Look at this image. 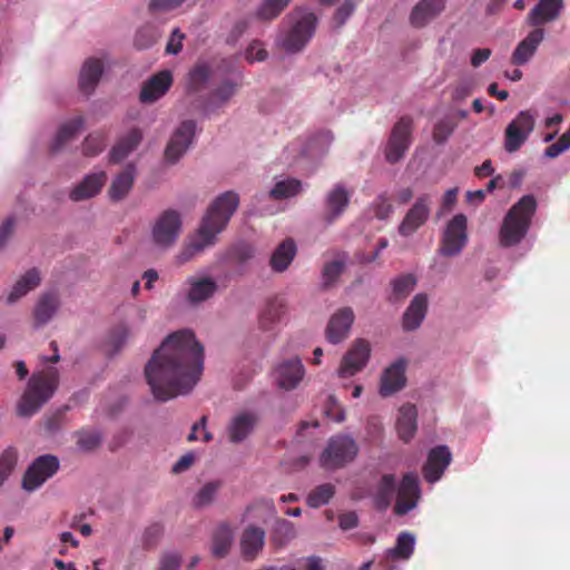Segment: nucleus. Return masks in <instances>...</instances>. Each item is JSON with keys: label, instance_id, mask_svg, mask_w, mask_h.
Here are the masks:
<instances>
[{"label": "nucleus", "instance_id": "obj_15", "mask_svg": "<svg viewBox=\"0 0 570 570\" xmlns=\"http://www.w3.org/2000/svg\"><path fill=\"white\" fill-rule=\"evenodd\" d=\"M196 122L194 120H185L175 130L169 139L165 158L168 163L175 164L186 153L195 136Z\"/></svg>", "mask_w": 570, "mask_h": 570}, {"label": "nucleus", "instance_id": "obj_2", "mask_svg": "<svg viewBox=\"0 0 570 570\" xmlns=\"http://www.w3.org/2000/svg\"><path fill=\"white\" fill-rule=\"evenodd\" d=\"M239 205V197L234 191H226L218 196L209 206L196 235L177 254L176 261L183 265L212 246L216 236L227 226L230 217Z\"/></svg>", "mask_w": 570, "mask_h": 570}, {"label": "nucleus", "instance_id": "obj_45", "mask_svg": "<svg viewBox=\"0 0 570 570\" xmlns=\"http://www.w3.org/2000/svg\"><path fill=\"white\" fill-rule=\"evenodd\" d=\"M415 539L409 532H402L399 534L396 539V544L393 549L389 551V554L393 559H409L414 550Z\"/></svg>", "mask_w": 570, "mask_h": 570}, {"label": "nucleus", "instance_id": "obj_49", "mask_svg": "<svg viewBox=\"0 0 570 570\" xmlns=\"http://www.w3.org/2000/svg\"><path fill=\"white\" fill-rule=\"evenodd\" d=\"M106 135L101 131L88 135L82 144V153L85 156L95 157L106 147Z\"/></svg>", "mask_w": 570, "mask_h": 570}, {"label": "nucleus", "instance_id": "obj_12", "mask_svg": "<svg viewBox=\"0 0 570 570\" xmlns=\"http://www.w3.org/2000/svg\"><path fill=\"white\" fill-rule=\"evenodd\" d=\"M352 191L337 183L324 196L321 220L325 226L334 224L346 210Z\"/></svg>", "mask_w": 570, "mask_h": 570}, {"label": "nucleus", "instance_id": "obj_39", "mask_svg": "<svg viewBox=\"0 0 570 570\" xmlns=\"http://www.w3.org/2000/svg\"><path fill=\"white\" fill-rule=\"evenodd\" d=\"M142 139V134L140 129L134 128L131 129L125 137H122L116 146L112 147L110 151L111 161L118 163L126 158L137 146L140 144Z\"/></svg>", "mask_w": 570, "mask_h": 570}, {"label": "nucleus", "instance_id": "obj_50", "mask_svg": "<svg viewBox=\"0 0 570 570\" xmlns=\"http://www.w3.org/2000/svg\"><path fill=\"white\" fill-rule=\"evenodd\" d=\"M220 487L222 482L219 481H212L206 483L194 497V505L197 508L209 505L214 501Z\"/></svg>", "mask_w": 570, "mask_h": 570}, {"label": "nucleus", "instance_id": "obj_56", "mask_svg": "<svg viewBox=\"0 0 570 570\" xmlns=\"http://www.w3.org/2000/svg\"><path fill=\"white\" fill-rule=\"evenodd\" d=\"M157 40L156 30L151 27H144L138 30L135 37V46L138 49H147Z\"/></svg>", "mask_w": 570, "mask_h": 570}, {"label": "nucleus", "instance_id": "obj_29", "mask_svg": "<svg viewBox=\"0 0 570 570\" xmlns=\"http://www.w3.org/2000/svg\"><path fill=\"white\" fill-rule=\"evenodd\" d=\"M104 72V65L97 58L87 59L80 70L79 88L85 95H91Z\"/></svg>", "mask_w": 570, "mask_h": 570}, {"label": "nucleus", "instance_id": "obj_58", "mask_svg": "<svg viewBox=\"0 0 570 570\" xmlns=\"http://www.w3.org/2000/svg\"><path fill=\"white\" fill-rule=\"evenodd\" d=\"M254 253L255 250L252 245L242 243L232 248L230 255L237 263L243 264L249 261L254 256Z\"/></svg>", "mask_w": 570, "mask_h": 570}, {"label": "nucleus", "instance_id": "obj_1", "mask_svg": "<svg viewBox=\"0 0 570 570\" xmlns=\"http://www.w3.org/2000/svg\"><path fill=\"white\" fill-rule=\"evenodd\" d=\"M204 348L189 330L168 335L154 352L145 375L156 400L189 393L203 373Z\"/></svg>", "mask_w": 570, "mask_h": 570}, {"label": "nucleus", "instance_id": "obj_3", "mask_svg": "<svg viewBox=\"0 0 570 570\" xmlns=\"http://www.w3.org/2000/svg\"><path fill=\"white\" fill-rule=\"evenodd\" d=\"M59 385V372L56 367H47L35 372L16 406L19 417H31L55 394Z\"/></svg>", "mask_w": 570, "mask_h": 570}, {"label": "nucleus", "instance_id": "obj_54", "mask_svg": "<svg viewBox=\"0 0 570 570\" xmlns=\"http://www.w3.org/2000/svg\"><path fill=\"white\" fill-rule=\"evenodd\" d=\"M128 337L129 330L126 325L120 324L114 327L108 337V344L112 347V352H119L127 342Z\"/></svg>", "mask_w": 570, "mask_h": 570}, {"label": "nucleus", "instance_id": "obj_22", "mask_svg": "<svg viewBox=\"0 0 570 570\" xmlns=\"http://www.w3.org/2000/svg\"><path fill=\"white\" fill-rule=\"evenodd\" d=\"M405 366L406 362L401 358L384 370L380 385V394L382 396H390L404 387L406 382Z\"/></svg>", "mask_w": 570, "mask_h": 570}, {"label": "nucleus", "instance_id": "obj_14", "mask_svg": "<svg viewBox=\"0 0 570 570\" xmlns=\"http://www.w3.org/2000/svg\"><path fill=\"white\" fill-rule=\"evenodd\" d=\"M430 205L431 196L429 194L419 196L400 224L399 233L407 237L422 227L429 219Z\"/></svg>", "mask_w": 570, "mask_h": 570}, {"label": "nucleus", "instance_id": "obj_55", "mask_svg": "<svg viewBox=\"0 0 570 570\" xmlns=\"http://www.w3.org/2000/svg\"><path fill=\"white\" fill-rule=\"evenodd\" d=\"M67 409L58 410L43 419V428L48 434H55L63 426Z\"/></svg>", "mask_w": 570, "mask_h": 570}, {"label": "nucleus", "instance_id": "obj_18", "mask_svg": "<svg viewBox=\"0 0 570 570\" xmlns=\"http://www.w3.org/2000/svg\"><path fill=\"white\" fill-rule=\"evenodd\" d=\"M107 183V174L104 170L88 174L69 193L72 202H82L97 196Z\"/></svg>", "mask_w": 570, "mask_h": 570}, {"label": "nucleus", "instance_id": "obj_8", "mask_svg": "<svg viewBox=\"0 0 570 570\" xmlns=\"http://www.w3.org/2000/svg\"><path fill=\"white\" fill-rule=\"evenodd\" d=\"M60 463L56 455L43 454L35 459L22 478V488L28 492L39 489L59 470Z\"/></svg>", "mask_w": 570, "mask_h": 570}, {"label": "nucleus", "instance_id": "obj_33", "mask_svg": "<svg viewBox=\"0 0 570 570\" xmlns=\"http://www.w3.org/2000/svg\"><path fill=\"white\" fill-rule=\"evenodd\" d=\"M189 289L187 299L190 304H198L210 298L217 291V284L209 277H190L187 279Z\"/></svg>", "mask_w": 570, "mask_h": 570}, {"label": "nucleus", "instance_id": "obj_32", "mask_svg": "<svg viewBox=\"0 0 570 570\" xmlns=\"http://www.w3.org/2000/svg\"><path fill=\"white\" fill-rule=\"evenodd\" d=\"M59 308V298L55 293H45L37 301L33 308L35 326L47 324Z\"/></svg>", "mask_w": 570, "mask_h": 570}, {"label": "nucleus", "instance_id": "obj_44", "mask_svg": "<svg viewBox=\"0 0 570 570\" xmlns=\"http://www.w3.org/2000/svg\"><path fill=\"white\" fill-rule=\"evenodd\" d=\"M289 2L291 0H264L256 11V17L264 21L274 20L284 11Z\"/></svg>", "mask_w": 570, "mask_h": 570}, {"label": "nucleus", "instance_id": "obj_35", "mask_svg": "<svg viewBox=\"0 0 570 570\" xmlns=\"http://www.w3.org/2000/svg\"><path fill=\"white\" fill-rule=\"evenodd\" d=\"M135 181V167L132 165H128L120 174H118L109 189L108 196L112 202L122 200L131 190Z\"/></svg>", "mask_w": 570, "mask_h": 570}, {"label": "nucleus", "instance_id": "obj_5", "mask_svg": "<svg viewBox=\"0 0 570 570\" xmlns=\"http://www.w3.org/2000/svg\"><path fill=\"white\" fill-rule=\"evenodd\" d=\"M318 19L313 12L294 10L286 17L287 29L278 40V45L287 53L302 51L313 38Z\"/></svg>", "mask_w": 570, "mask_h": 570}, {"label": "nucleus", "instance_id": "obj_26", "mask_svg": "<svg viewBox=\"0 0 570 570\" xmlns=\"http://www.w3.org/2000/svg\"><path fill=\"white\" fill-rule=\"evenodd\" d=\"M428 312V295L424 293L416 294L407 308L405 309L402 318V326L404 331H414L419 328L426 316Z\"/></svg>", "mask_w": 570, "mask_h": 570}, {"label": "nucleus", "instance_id": "obj_7", "mask_svg": "<svg viewBox=\"0 0 570 570\" xmlns=\"http://www.w3.org/2000/svg\"><path fill=\"white\" fill-rule=\"evenodd\" d=\"M358 453V446L348 435H335L330 439L321 455V464L328 470L343 468L352 462Z\"/></svg>", "mask_w": 570, "mask_h": 570}, {"label": "nucleus", "instance_id": "obj_42", "mask_svg": "<svg viewBox=\"0 0 570 570\" xmlns=\"http://www.w3.org/2000/svg\"><path fill=\"white\" fill-rule=\"evenodd\" d=\"M302 190V181L296 178L279 180L269 191V197L279 200L298 195Z\"/></svg>", "mask_w": 570, "mask_h": 570}, {"label": "nucleus", "instance_id": "obj_13", "mask_svg": "<svg viewBox=\"0 0 570 570\" xmlns=\"http://www.w3.org/2000/svg\"><path fill=\"white\" fill-rule=\"evenodd\" d=\"M370 355V343L364 338L355 340L342 358L337 370L338 376L347 379L361 372L367 364Z\"/></svg>", "mask_w": 570, "mask_h": 570}, {"label": "nucleus", "instance_id": "obj_48", "mask_svg": "<svg viewBox=\"0 0 570 570\" xmlns=\"http://www.w3.org/2000/svg\"><path fill=\"white\" fill-rule=\"evenodd\" d=\"M335 489L331 483L316 487L307 497V504L311 508H320L326 504L334 495Z\"/></svg>", "mask_w": 570, "mask_h": 570}, {"label": "nucleus", "instance_id": "obj_36", "mask_svg": "<svg viewBox=\"0 0 570 570\" xmlns=\"http://www.w3.org/2000/svg\"><path fill=\"white\" fill-rule=\"evenodd\" d=\"M234 533L229 524L219 523L212 537V554L215 558H224L228 554L233 544Z\"/></svg>", "mask_w": 570, "mask_h": 570}, {"label": "nucleus", "instance_id": "obj_64", "mask_svg": "<svg viewBox=\"0 0 570 570\" xmlns=\"http://www.w3.org/2000/svg\"><path fill=\"white\" fill-rule=\"evenodd\" d=\"M338 524L342 530H351L358 525V517L354 511L342 513L338 517Z\"/></svg>", "mask_w": 570, "mask_h": 570}, {"label": "nucleus", "instance_id": "obj_62", "mask_svg": "<svg viewBox=\"0 0 570 570\" xmlns=\"http://www.w3.org/2000/svg\"><path fill=\"white\" fill-rule=\"evenodd\" d=\"M355 10L353 0H345L336 10L334 19L338 26H342L352 16Z\"/></svg>", "mask_w": 570, "mask_h": 570}, {"label": "nucleus", "instance_id": "obj_63", "mask_svg": "<svg viewBox=\"0 0 570 570\" xmlns=\"http://www.w3.org/2000/svg\"><path fill=\"white\" fill-rule=\"evenodd\" d=\"M181 558L178 553L168 552L163 554L160 559L159 570H179Z\"/></svg>", "mask_w": 570, "mask_h": 570}, {"label": "nucleus", "instance_id": "obj_16", "mask_svg": "<svg viewBox=\"0 0 570 570\" xmlns=\"http://www.w3.org/2000/svg\"><path fill=\"white\" fill-rule=\"evenodd\" d=\"M419 498L420 487L417 475L414 473H406L397 488L394 513L396 515L406 514L416 507Z\"/></svg>", "mask_w": 570, "mask_h": 570}, {"label": "nucleus", "instance_id": "obj_59", "mask_svg": "<svg viewBox=\"0 0 570 570\" xmlns=\"http://www.w3.org/2000/svg\"><path fill=\"white\" fill-rule=\"evenodd\" d=\"M393 212V207L385 194L380 195L375 199L374 213L379 219H386Z\"/></svg>", "mask_w": 570, "mask_h": 570}, {"label": "nucleus", "instance_id": "obj_30", "mask_svg": "<svg viewBox=\"0 0 570 570\" xmlns=\"http://www.w3.org/2000/svg\"><path fill=\"white\" fill-rule=\"evenodd\" d=\"M562 6V0H540L529 12L528 22L537 27L553 21L559 17Z\"/></svg>", "mask_w": 570, "mask_h": 570}, {"label": "nucleus", "instance_id": "obj_10", "mask_svg": "<svg viewBox=\"0 0 570 570\" xmlns=\"http://www.w3.org/2000/svg\"><path fill=\"white\" fill-rule=\"evenodd\" d=\"M468 219L456 214L446 225L441 239L440 254L446 257L459 255L468 242Z\"/></svg>", "mask_w": 570, "mask_h": 570}, {"label": "nucleus", "instance_id": "obj_25", "mask_svg": "<svg viewBox=\"0 0 570 570\" xmlns=\"http://www.w3.org/2000/svg\"><path fill=\"white\" fill-rule=\"evenodd\" d=\"M258 422V416L254 412H240L235 415L228 428V438L233 443H239L244 441L254 430Z\"/></svg>", "mask_w": 570, "mask_h": 570}, {"label": "nucleus", "instance_id": "obj_6", "mask_svg": "<svg viewBox=\"0 0 570 570\" xmlns=\"http://www.w3.org/2000/svg\"><path fill=\"white\" fill-rule=\"evenodd\" d=\"M181 216L175 209L164 210L153 223L150 229L151 243L159 249L173 247L181 233Z\"/></svg>", "mask_w": 570, "mask_h": 570}, {"label": "nucleus", "instance_id": "obj_11", "mask_svg": "<svg viewBox=\"0 0 570 570\" xmlns=\"http://www.w3.org/2000/svg\"><path fill=\"white\" fill-rule=\"evenodd\" d=\"M412 118L403 116L392 128L386 148L385 158L389 163L400 161L411 145Z\"/></svg>", "mask_w": 570, "mask_h": 570}, {"label": "nucleus", "instance_id": "obj_31", "mask_svg": "<svg viewBox=\"0 0 570 570\" xmlns=\"http://www.w3.org/2000/svg\"><path fill=\"white\" fill-rule=\"evenodd\" d=\"M417 410L413 404H404L399 410L396 431L401 440L409 442L417 429Z\"/></svg>", "mask_w": 570, "mask_h": 570}, {"label": "nucleus", "instance_id": "obj_40", "mask_svg": "<svg viewBox=\"0 0 570 570\" xmlns=\"http://www.w3.org/2000/svg\"><path fill=\"white\" fill-rule=\"evenodd\" d=\"M85 119L82 116L75 117L73 119L62 124L52 141L51 150L59 151L66 142L72 139L83 127Z\"/></svg>", "mask_w": 570, "mask_h": 570}, {"label": "nucleus", "instance_id": "obj_57", "mask_svg": "<svg viewBox=\"0 0 570 570\" xmlns=\"http://www.w3.org/2000/svg\"><path fill=\"white\" fill-rule=\"evenodd\" d=\"M570 147V128L562 134L558 141L546 148L544 155L548 158H556Z\"/></svg>", "mask_w": 570, "mask_h": 570}, {"label": "nucleus", "instance_id": "obj_61", "mask_svg": "<svg viewBox=\"0 0 570 570\" xmlns=\"http://www.w3.org/2000/svg\"><path fill=\"white\" fill-rule=\"evenodd\" d=\"M186 0H151L148 9L150 12H167L178 8Z\"/></svg>", "mask_w": 570, "mask_h": 570}, {"label": "nucleus", "instance_id": "obj_46", "mask_svg": "<svg viewBox=\"0 0 570 570\" xmlns=\"http://www.w3.org/2000/svg\"><path fill=\"white\" fill-rule=\"evenodd\" d=\"M392 299L399 301L405 298L415 287L416 278L412 274H404L391 282Z\"/></svg>", "mask_w": 570, "mask_h": 570}, {"label": "nucleus", "instance_id": "obj_9", "mask_svg": "<svg viewBox=\"0 0 570 570\" xmlns=\"http://www.w3.org/2000/svg\"><path fill=\"white\" fill-rule=\"evenodd\" d=\"M534 126L535 115L530 110L520 111L505 128L504 149L510 154L518 151L528 140Z\"/></svg>", "mask_w": 570, "mask_h": 570}, {"label": "nucleus", "instance_id": "obj_27", "mask_svg": "<svg viewBox=\"0 0 570 570\" xmlns=\"http://www.w3.org/2000/svg\"><path fill=\"white\" fill-rule=\"evenodd\" d=\"M445 8V0H421L412 10L410 22L415 28L426 26Z\"/></svg>", "mask_w": 570, "mask_h": 570}, {"label": "nucleus", "instance_id": "obj_34", "mask_svg": "<svg viewBox=\"0 0 570 570\" xmlns=\"http://www.w3.org/2000/svg\"><path fill=\"white\" fill-rule=\"evenodd\" d=\"M40 272L33 267L27 271L12 286V289L7 296V303L13 304L21 297L26 296L30 291L40 285Z\"/></svg>", "mask_w": 570, "mask_h": 570}, {"label": "nucleus", "instance_id": "obj_28", "mask_svg": "<svg viewBox=\"0 0 570 570\" xmlns=\"http://www.w3.org/2000/svg\"><path fill=\"white\" fill-rule=\"evenodd\" d=\"M265 544V531L256 525H248L240 538L242 554L246 560H254Z\"/></svg>", "mask_w": 570, "mask_h": 570}, {"label": "nucleus", "instance_id": "obj_43", "mask_svg": "<svg viewBox=\"0 0 570 570\" xmlns=\"http://www.w3.org/2000/svg\"><path fill=\"white\" fill-rule=\"evenodd\" d=\"M212 75L210 68L205 65L195 66L188 73L187 91L196 94L205 88Z\"/></svg>", "mask_w": 570, "mask_h": 570}, {"label": "nucleus", "instance_id": "obj_20", "mask_svg": "<svg viewBox=\"0 0 570 570\" xmlns=\"http://www.w3.org/2000/svg\"><path fill=\"white\" fill-rule=\"evenodd\" d=\"M173 83V75L169 70H163L151 76L140 90L141 102L151 104L163 97Z\"/></svg>", "mask_w": 570, "mask_h": 570}, {"label": "nucleus", "instance_id": "obj_21", "mask_svg": "<svg viewBox=\"0 0 570 570\" xmlns=\"http://www.w3.org/2000/svg\"><path fill=\"white\" fill-rule=\"evenodd\" d=\"M544 39V30L542 28L533 29L523 40H521L511 55V63L514 66H523L528 63L535 55L540 43Z\"/></svg>", "mask_w": 570, "mask_h": 570}, {"label": "nucleus", "instance_id": "obj_17", "mask_svg": "<svg viewBox=\"0 0 570 570\" xmlns=\"http://www.w3.org/2000/svg\"><path fill=\"white\" fill-rule=\"evenodd\" d=\"M354 322V312L351 307H342L332 315L326 326V340L332 344L344 341Z\"/></svg>", "mask_w": 570, "mask_h": 570}, {"label": "nucleus", "instance_id": "obj_19", "mask_svg": "<svg viewBox=\"0 0 570 570\" xmlns=\"http://www.w3.org/2000/svg\"><path fill=\"white\" fill-rule=\"evenodd\" d=\"M452 459L451 452L448 446L439 445L429 452L428 461L423 468L424 479L434 483L444 473Z\"/></svg>", "mask_w": 570, "mask_h": 570}, {"label": "nucleus", "instance_id": "obj_51", "mask_svg": "<svg viewBox=\"0 0 570 570\" xmlns=\"http://www.w3.org/2000/svg\"><path fill=\"white\" fill-rule=\"evenodd\" d=\"M456 128V122H454L451 118H443L439 120L433 128V140L438 145L444 144L449 137L453 134Z\"/></svg>", "mask_w": 570, "mask_h": 570}, {"label": "nucleus", "instance_id": "obj_4", "mask_svg": "<svg viewBox=\"0 0 570 570\" xmlns=\"http://www.w3.org/2000/svg\"><path fill=\"white\" fill-rule=\"evenodd\" d=\"M535 209L537 200L532 195L521 197L519 202L509 209L499 232L501 246H515L525 237Z\"/></svg>", "mask_w": 570, "mask_h": 570}, {"label": "nucleus", "instance_id": "obj_41", "mask_svg": "<svg viewBox=\"0 0 570 570\" xmlns=\"http://www.w3.org/2000/svg\"><path fill=\"white\" fill-rule=\"evenodd\" d=\"M237 83L226 80L219 87L214 89L206 101V110H213L224 106L236 92Z\"/></svg>", "mask_w": 570, "mask_h": 570}, {"label": "nucleus", "instance_id": "obj_23", "mask_svg": "<svg viewBox=\"0 0 570 570\" xmlns=\"http://www.w3.org/2000/svg\"><path fill=\"white\" fill-rule=\"evenodd\" d=\"M287 305L281 297L269 298L258 315V326L264 332H271L283 321Z\"/></svg>", "mask_w": 570, "mask_h": 570}, {"label": "nucleus", "instance_id": "obj_47", "mask_svg": "<svg viewBox=\"0 0 570 570\" xmlns=\"http://www.w3.org/2000/svg\"><path fill=\"white\" fill-rule=\"evenodd\" d=\"M18 461V451L13 446H9L0 454V487L4 484L10 474L13 472Z\"/></svg>", "mask_w": 570, "mask_h": 570}, {"label": "nucleus", "instance_id": "obj_53", "mask_svg": "<svg viewBox=\"0 0 570 570\" xmlns=\"http://www.w3.org/2000/svg\"><path fill=\"white\" fill-rule=\"evenodd\" d=\"M101 443V435L95 431L77 432V445L83 452L97 449Z\"/></svg>", "mask_w": 570, "mask_h": 570}, {"label": "nucleus", "instance_id": "obj_60", "mask_svg": "<svg viewBox=\"0 0 570 570\" xmlns=\"http://www.w3.org/2000/svg\"><path fill=\"white\" fill-rule=\"evenodd\" d=\"M164 529L159 523H154L149 525L142 537L144 546L146 548H151L157 544L158 540L163 535Z\"/></svg>", "mask_w": 570, "mask_h": 570}, {"label": "nucleus", "instance_id": "obj_37", "mask_svg": "<svg viewBox=\"0 0 570 570\" xmlns=\"http://www.w3.org/2000/svg\"><path fill=\"white\" fill-rule=\"evenodd\" d=\"M395 491L396 479L394 474L382 475L374 494V504L376 509L381 511L386 510L392 502Z\"/></svg>", "mask_w": 570, "mask_h": 570}, {"label": "nucleus", "instance_id": "obj_52", "mask_svg": "<svg viewBox=\"0 0 570 570\" xmlns=\"http://www.w3.org/2000/svg\"><path fill=\"white\" fill-rule=\"evenodd\" d=\"M344 271V263L342 261H333L325 264L322 278H323V287L330 288L333 286L338 277L342 275Z\"/></svg>", "mask_w": 570, "mask_h": 570}, {"label": "nucleus", "instance_id": "obj_24", "mask_svg": "<svg viewBox=\"0 0 570 570\" xmlns=\"http://www.w3.org/2000/svg\"><path fill=\"white\" fill-rule=\"evenodd\" d=\"M278 385L285 390H293L304 376V366L298 357L282 362L275 370Z\"/></svg>", "mask_w": 570, "mask_h": 570}, {"label": "nucleus", "instance_id": "obj_38", "mask_svg": "<svg viewBox=\"0 0 570 570\" xmlns=\"http://www.w3.org/2000/svg\"><path fill=\"white\" fill-rule=\"evenodd\" d=\"M296 254V245L293 239L282 242L271 257V266L275 272L287 269Z\"/></svg>", "mask_w": 570, "mask_h": 570}]
</instances>
